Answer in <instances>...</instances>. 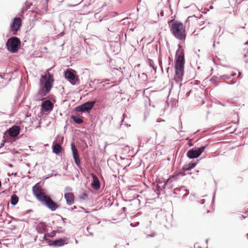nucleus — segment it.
I'll return each mask as SVG.
<instances>
[{"instance_id":"nucleus-1","label":"nucleus","mask_w":248,"mask_h":248,"mask_svg":"<svg viewBox=\"0 0 248 248\" xmlns=\"http://www.w3.org/2000/svg\"><path fill=\"white\" fill-rule=\"evenodd\" d=\"M32 192L37 200L51 211H55L59 207V205L46 195L44 190L37 185L32 187Z\"/></svg>"},{"instance_id":"nucleus-2","label":"nucleus","mask_w":248,"mask_h":248,"mask_svg":"<svg viewBox=\"0 0 248 248\" xmlns=\"http://www.w3.org/2000/svg\"><path fill=\"white\" fill-rule=\"evenodd\" d=\"M176 55L175 75L173 79L177 83H180V86L184 72L185 58L183 50L179 49L176 51Z\"/></svg>"},{"instance_id":"nucleus-3","label":"nucleus","mask_w":248,"mask_h":248,"mask_svg":"<svg viewBox=\"0 0 248 248\" xmlns=\"http://www.w3.org/2000/svg\"><path fill=\"white\" fill-rule=\"evenodd\" d=\"M50 69L46 71L45 75H42L40 79V90L39 93L41 97L49 93L53 87L54 80L53 76L49 72Z\"/></svg>"},{"instance_id":"nucleus-4","label":"nucleus","mask_w":248,"mask_h":248,"mask_svg":"<svg viewBox=\"0 0 248 248\" xmlns=\"http://www.w3.org/2000/svg\"><path fill=\"white\" fill-rule=\"evenodd\" d=\"M171 30L173 35L177 39L183 41L186 38V31L185 26L181 22L175 21L171 25Z\"/></svg>"},{"instance_id":"nucleus-5","label":"nucleus","mask_w":248,"mask_h":248,"mask_svg":"<svg viewBox=\"0 0 248 248\" xmlns=\"http://www.w3.org/2000/svg\"><path fill=\"white\" fill-rule=\"evenodd\" d=\"M20 45V41L18 38L12 37L7 40L6 47L10 52L15 53L17 51Z\"/></svg>"},{"instance_id":"nucleus-6","label":"nucleus","mask_w":248,"mask_h":248,"mask_svg":"<svg viewBox=\"0 0 248 248\" xmlns=\"http://www.w3.org/2000/svg\"><path fill=\"white\" fill-rule=\"evenodd\" d=\"M72 188L70 186H66L64 189V197L67 205H71L75 202V197L72 192Z\"/></svg>"},{"instance_id":"nucleus-7","label":"nucleus","mask_w":248,"mask_h":248,"mask_svg":"<svg viewBox=\"0 0 248 248\" xmlns=\"http://www.w3.org/2000/svg\"><path fill=\"white\" fill-rule=\"evenodd\" d=\"M205 147V146H202L199 148H192L187 152V156L190 159L197 158L204 152Z\"/></svg>"},{"instance_id":"nucleus-8","label":"nucleus","mask_w":248,"mask_h":248,"mask_svg":"<svg viewBox=\"0 0 248 248\" xmlns=\"http://www.w3.org/2000/svg\"><path fill=\"white\" fill-rule=\"evenodd\" d=\"M95 101H88L75 108V110L82 112L91 110L93 107Z\"/></svg>"},{"instance_id":"nucleus-9","label":"nucleus","mask_w":248,"mask_h":248,"mask_svg":"<svg viewBox=\"0 0 248 248\" xmlns=\"http://www.w3.org/2000/svg\"><path fill=\"white\" fill-rule=\"evenodd\" d=\"M22 21L19 17H16L13 19L10 27V30L13 34H16L21 26Z\"/></svg>"},{"instance_id":"nucleus-10","label":"nucleus","mask_w":248,"mask_h":248,"mask_svg":"<svg viewBox=\"0 0 248 248\" xmlns=\"http://www.w3.org/2000/svg\"><path fill=\"white\" fill-rule=\"evenodd\" d=\"M172 182V180L170 179L169 177L166 181H163L162 180H159L157 181V194L159 195L160 192L164 190L167 184L170 183Z\"/></svg>"},{"instance_id":"nucleus-11","label":"nucleus","mask_w":248,"mask_h":248,"mask_svg":"<svg viewBox=\"0 0 248 248\" xmlns=\"http://www.w3.org/2000/svg\"><path fill=\"white\" fill-rule=\"evenodd\" d=\"M53 104L49 100L43 102L41 105V110L43 112L49 113L53 108Z\"/></svg>"},{"instance_id":"nucleus-12","label":"nucleus","mask_w":248,"mask_h":248,"mask_svg":"<svg viewBox=\"0 0 248 248\" xmlns=\"http://www.w3.org/2000/svg\"><path fill=\"white\" fill-rule=\"evenodd\" d=\"M65 77L67 80L73 85H76L79 83L78 81L75 79V76L74 74L69 71L67 70L65 72Z\"/></svg>"},{"instance_id":"nucleus-13","label":"nucleus","mask_w":248,"mask_h":248,"mask_svg":"<svg viewBox=\"0 0 248 248\" xmlns=\"http://www.w3.org/2000/svg\"><path fill=\"white\" fill-rule=\"evenodd\" d=\"M91 176L93 179L91 185L95 190H98L100 188V183L98 177L93 173H91Z\"/></svg>"},{"instance_id":"nucleus-14","label":"nucleus","mask_w":248,"mask_h":248,"mask_svg":"<svg viewBox=\"0 0 248 248\" xmlns=\"http://www.w3.org/2000/svg\"><path fill=\"white\" fill-rule=\"evenodd\" d=\"M20 128L19 126L14 125L8 130L9 135L12 137L17 136L20 132Z\"/></svg>"},{"instance_id":"nucleus-15","label":"nucleus","mask_w":248,"mask_h":248,"mask_svg":"<svg viewBox=\"0 0 248 248\" xmlns=\"http://www.w3.org/2000/svg\"><path fill=\"white\" fill-rule=\"evenodd\" d=\"M236 75V73L233 72V71H232L231 72H229L227 74H225L223 75L222 76H220L218 77V80H226L231 79L232 77H233Z\"/></svg>"},{"instance_id":"nucleus-16","label":"nucleus","mask_w":248,"mask_h":248,"mask_svg":"<svg viewBox=\"0 0 248 248\" xmlns=\"http://www.w3.org/2000/svg\"><path fill=\"white\" fill-rule=\"evenodd\" d=\"M66 244L65 240L60 238L53 241L52 244H49V245H53L55 247H61Z\"/></svg>"},{"instance_id":"nucleus-17","label":"nucleus","mask_w":248,"mask_h":248,"mask_svg":"<svg viewBox=\"0 0 248 248\" xmlns=\"http://www.w3.org/2000/svg\"><path fill=\"white\" fill-rule=\"evenodd\" d=\"M52 148L53 152L57 155H59L62 151V147L59 143H53Z\"/></svg>"},{"instance_id":"nucleus-18","label":"nucleus","mask_w":248,"mask_h":248,"mask_svg":"<svg viewBox=\"0 0 248 248\" xmlns=\"http://www.w3.org/2000/svg\"><path fill=\"white\" fill-rule=\"evenodd\" d=\"M72 155L74 158L79 157L78 151L74 143L71 144Z\"/></svg>"},{"instance_id":"nucleus-19","label":"nucleus","mask_w":248,"mask_h":248,"mask_svg":"<svg viewBox=\"0 0 248 248\" xmlns=\"http://www.w3.org/2000/svg\"><path fill=\"white\" fill-rule=\"evenodd\" d=\"M46 225L43 222H39L36 226V230L38 232H43L46 230Z\"/></svg>"},{"instance_id":"nucleus-20","label":"nucleus","mask_w":248,"mask_h":248,"mask_svg":"<svg viewBox=\"0 0 248 248\" xmlns=\"http://www.w3.org/2000/svg\"><path fill=\"white\" fill-rule=\"evenodd\" d=\"M185 175V174L182 171H180L179 172H175L174 173L173 175H170V178L172 181H173V180L176 181L178 180V177L179 176H184Z\"/></svg>"},{"instance_id":"nucleus-21","label":"nucleus","mask_w":248,"mask_h":248,"mask_svg":"<svg viewBox=\"0 0 248 248\" xmlns=\"http://www.w3.org/2000/svg\"><path fill=\"white\" fill-rule=\"evenodd\" d=\"M18 202V197L16 195H12L11 198V203L13 205H16Z\"/></svg>"},{"instance_id":"nucleus-22","label":"nucleus","mask_w":248,"mask_h":248,"mask_svg":"<svg viewBox=\"0 0 248 248\" xmlns=\"http://www.w3.org/2000/svg\"><path fill=\"white\" fill-rule=\"evenodd\" d=\"M71 118L77 124H82L83 122V121L82 119H81V118L78 117H77V116H74V115H72L71 116Z\"/></svg>"},{"instance_id":"nucleus-23","label":"nucleus","mask_w":248,"mask_h":248,"mask_svg":"<svg viewBox=\"0 0 248 248\" xmlns=\"http://www.w3.org/2000/svg\"><path fill=\"white\" fill-rule=\"evenodd\" d=\"M181 190H182L184 192L181 194H183V195H186L187 194V190L184 187L175 188L174 189V193L177 194L178 192Z\"/></svg>"},{"instance_id":"nucleus-24","label":"nucleus","mask_w":248,"mask_h":248,"mask_svg":"<svg viewBox=\"0 0 248 248\" xmlns=\"http://www.w3.org/2000/svg\"><path fill=\"white\" fill-rule=\"evenodd\" d=\"M148 65L151 67L153 69L155 70V68L154 65V62L151 59H148L147 60Z\"/></svg>"},{"instance_id":"nucleus-25","label":"nucleus","mask_w":248,"mask_h":248,"mask_svg":"<svg viewBox=\"0 0 248 248\" xmlns=\"http://www.w3.org/2000/svg\"><path fill=\"white\" fill-rule=\"evenodd\" d=\"M74 159L75 162L76 164L77 165V166L78 168H79L80 167V161L79 159V157L75 158H74Z\"/></svg>"},{"instance_id":"nucleus-26","label":"nucleus","mask_w":248,"mask_h":248,"mask_svg":"<svg viewBox=\"0 0 248 248\" xmlns=\"http://www.w3.org/2000/svg\"><path fill=\"white\" fill-rule=\"evenodd\" d=\"M162 220L161 221V223H162L165 227L167 226L166 222H167V219L166 218V216H163Z\"/></svg>"},{"instance_id":"nucleus-27","label":"nucleus","mask_w":248,"mask_h":248,"mask_svg":"<svg viewBox=\"0 0 248 248\" xmlns=\"http://www.w3.org/2000/svg\"><path fill=\"white\" fill-rule=\"evenodd\" d=\"M190 168L188 166V164H186L183 166V170L184 171H187L190 170Z\"/></svg>"},{"instance_id":"nucleus-28","label":"nucleus","mask_w":248,"mask_h":248,"mask_svg":"<svg viewBox=\"0 0 248 248\" xmlns=\"http://www.w3.org/2000/svg\"><path fill=\"white\" fill-rule=\"evenodd\" d=\"M188 164L189 167H190V169H192L194 168L197 165V163L196 162H191Z\"/></svg>"},{"instance_id":"nucleus-29","label":"nucleus","mask_w":248,"mask_h":248,"mask_svg":"<svg viewBox=\"0 0 248 248\" xmlns=\"http://www.w3.org/2000/svg\"><path fill=\"white\" fill-rule=\"evenodd\" d=\"M88 194L86 193H83L82 194L81 198L83 200H87L88 199Z\"/></svg>"},{"instance_id":"nucleus-30","label":"nucleus","mask_w":248,"mask_h":248,"mask_svg":"<svg viewBox=\"0 0 248 248\" xmlns=\"http://www.w3.org/2000/svg\"><path fill=\"white\" fill-rule=\"evenodd\" d=\"M244 57L245 58V60H244V62H246V63H247L248 62V54H247V53H244Z\"/></svg>"},{"instance_id":"nucleus-31","label":"nucleus","mask_w":248,"mask_h":248,"mask_svg":"<svg viewBox=\"0 0 248 248\" xmlns=\"http://www.w3.org/2000/svg\"><path fill=\"white\" fill-rule=\"evenodd\" d=\"M43 240H45L47 243H49V244H52V243H50L51 241H50V239L46 238V234H45L44 237H43Z\"/></svg>"},{"instance_id":"nucleus-32","label":"nucleus","mask_w":248,"mask_h":248,"mask_svg":"<svg viewBox=\"0 0 248 248\" xmlns=\"http://www.w3.org/2000/svg\"><path fill=\"white\" fill-rule=\"evenodd\" d=\"M125 115L124 114L123 115V118L122 119V120H121V126H122V125H123V124H124V117H125Z\"/></svg>"},{"instance_id":"nucleus-33","label":"nucleus","mask_w":248,"mask_h":248,"mask_svg":"<svg viewBox=\"0 0 248 248\" xmlns=\"http://www.w3.org/2000/svg\"><path fill=\"white\" fill-rule=\"evenodd\" d=\"M216 79H217V80H218V77H215V76H214L213 77H212V78H211V81H215Z\"/></svg>"},{"instance_id":"nucleus-34","label":"nucleus","mask_w":248,"mask_h":248,"mask_svg":"<svg viewBox=\"0 0 248 248\" xmlns=\"http://www.w3.org/2000/svg\"><path fill=\"white\" fill-rule=\"evenodd\" d=\"M236 81L235 80L232 79L229 83V84H234L236 83Z\"/></svg>"},{"instance_id":"nucleus-35","label":"nucleus","mask_w":248,"mask_h":248,"mask_svg":"<svg viewBox=\"0 0 248 248\" xmlns=\"http://www.w3.org/2000/svg\"><path fill=\"white\" fill-rule=\"evenodd\" d=\"M124 125L125 126H126V127H130V125H129L128 124H127L126 123H125L124 124Z\"/></svg>"},{"instance_id":"nucleus-36","label":"nucleus","mask_w":248,"mask_h":248,"mask_svg":"<svg viewBox=\"0 0 248 248\" xmlns=\"http://www.w3.org/2000/svg\"><path fill=\"white\" fill-rule=\"evenodd\" d=\"M188 145L189 146H192L193 145V144L191 142V141H190L188 143Z\"/></svg>"},{"instance_id":"nucleus-37","label":"nucleus","mask_w":248,"mask_h":248,"mask_svg":"<svg viewBox=\"0 0 248 248\" xmlns=\"http://www.w3.org/2000/svg\"><path fill=\"white\" fill-rule=\"evenodd\" d=\"M179 124L180 126V129H181L182 128V124L181 121H180Z\"/></svg>"},{"instance_id":"nucleus-38","label":"nucleus","mask_w":248,"mask_h":248,"mask_svg":"<svg viewBox=\"0 0 248 248\" xmlns=\"http://www.w3.org/2000/svg\"><path fill=\"white\" fill-rule=\"evenodd\" d=\"M186 140H189L190 141H192V139H190L189 138H186Z\"/></svg>"},{"instance_id":"nucleus-39","label":"nucleus","mask_w":248,"mask_h":248,"mask_svg":"<svg viewBox=\"0 0 248 248\" xmlns=\"http://www.w3.org/2000/svg\"><path fill=\"white\" fill-rule=\"evenodd\" d=\"M238 73H239V75L238 76V78H241V73L240 72H239Z\"/></svg>"},{"instance_id":"nucleus-40","label":"nucleus","mask_w":248,"mask_h":248,"mask_svg":"<svg viewBox=\"0 0 248 248\" xmlns=\"http://www.w3.org/2000/svg\"><path fill=\"white\" fill-rule=\"evenodd\" d=\"M16 228V227L15 226H14V227H13V228H12V229H12V230H13V229H15Z\"/></svg>"},{"instance_id":"nucleus-41","label":"nucleus","mask_w":248,"mask_h":248,"mask_svg":"<svg viewBox=\"0 0 248 248\" xmlns=\"http://www.w3.org/2000/svg\"><path fill=\"white\" fill-rule=\"evenodd\" d=\"M73 209H77L76 206H74L73 207Z\"/></svg>"},{"instance_id":"nucleus-42","label":"nucleus","mask_w":248,"mask_h":248,"mask_svg":"<svg viewBox=\"0 0 248 248\" xmlns=\"http://www.w3.org/2000/svg\"><path fill=\"white\" fill-rule=\"evenodd\" d=\"M89 235H92H92H93V233H91H91H89Z\"/></svg>"},{"instance_id":"nucleus-43","label":"nucleus","mask_w":248,"mask_h":248,"mask_svg":"<svg viewBox=\"0 0 248 248\" xmlns=\"http://www.w3.org/2000/svg\"><path fill=\"white\" fill-rule=\"evenodd\" d=\"M9 166L10 167H12V165H11V164H9Z\"/></svg>"},{"instance_id":"nucleus-44","label":"nucleus","mask_w":248,"mask_h":248,"mask_svg":"<svg viewBox=\"0 0 248 248\" xmlns=\"http://www.w3.org/2000/svg\"><path fill=\"white\" fill-rule=\"evenodd\" d=\"M204 203V200H203L202 201V203Z\"/></svg>"},{"instance_id":"nucleus-45","label":"nucleus","mask_w":248,"mask_h":248,"mask_svg":"<svg viewBox=\"0 0 248 248\" xmlns=\"http://www.w3.org/2000/svg\"><path fill=\"white\" fill-rule=\"evenodd\" d=\"M76 243H78V241L77 240H76Z\"/></svg>"},{"instance_id":"nucleus-46","label":"nucleus","mask_w":248,"mask_h":248,"mask_svg":"<svg viewBox=\"0 0 248 248\" xmlns=\"http://www.w3.org/2000/svg\"><path fill=\"white\" fill-rule=\"evenodd\" d=\"M190 16H189V17L187 18V20H188V19H189V18H190Z\"/></svg>"},{"instance_id":"nucleus-47","label":"nucleus","mask_w":248,"mask_h":248,"mask_svg":"<svg viewBox=\"0 0 248 248\" xmlns=\"http://www.w3.org/2000/svg\"><path fill=\"white\" fill-rule=\"evenodd\" d=\"M87 230H89V227H88L87 228Z\"/></svg>"},{"instance_id":"nucleus-48","label":"nucleus","mask_w":248,"mask_h":248,"mask_svg":"<svg viewBox=\"0 0 248 248\" xmlns=\"http://www.w3.org/2000/svg\"><path fill=\"white\" fill-rule=\"evenodd\" d=\"M125 207H124V210H125Z\"/></svg>"},{"instance_id":"nucleus-49","label":"nucleus","mask_w":248,"mask_h":248,"mask_svg":"<svg viewBox=\"0 0 248 248\" xmlns=\"http://www.w3.org/2000/svg\"><path fill=\"white\" fill-rule=\"evenodd\" d=\"M247 236H248V234H247Z\"/></svg>"},{"instance_id":"nucleus-50","label":"nucleus","mask_w":248,"mask_h":248,"mask_svg":"<svg viewBox=\"0 0 248 248\" xmlns=\"http://www.w3.org/2000/svg\"><path fill=\"white\" fill-rule=\"evenodd\" d=\"M247 51H248V48L247 49Z\"/></svg>"}]
</instances>
